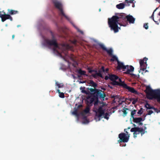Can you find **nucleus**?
Segmentation results:
<instances>
[{
  "label": "nucleus",
  "instance_id": "1",
  "mask_svg": "<svg viewBox=\"0 0 160 160\" xmlns=\"http://www.w3.org/2000/svg\"><path fill=\"white\" fill-rule=\"evenodd\" d=\"M85 87L80 88L82 93L88 95L85 99L87 104L89 106L93 102H94L93 111L95 112V119L96 121H99L100 120V106L98 105V103L100 102L98 100V97H100V90L88 88L85 90Z\"/></svg>",
  "mask_w": 160,
  "mask_h": 160
},
{
  "label": "nucleus",
  "instance_id": "2",
  "mask_svg": "<svg viewBox=\"0 0 160 160\" xmlns=\"http://www.w3.org/2000/svg\"><path fill=\"white\" fill-rule=\"evenodd\" d=\"M126 16L123 14H122L118 16H114L111 18L108 19V23L109 26L111 28V29L113 30L114 32L116 33L118 31L120 28L118 27V25L119 24L120 25H122L120 24L122 19H124ZM127 20L130 23H134L135 19L132 16L128 15L126 16ZM124 26H126V25H122Z\"/></svg>",
  "mask_w": 160,
  "mask_h": 160
},
{
  "label": "nucleus",
  "instance_id": "3",
  "mask_svg": "<svg viewBox=\"0 0 160 160\" xmlns=\"http://www.w3.org/2000/svg\"><path fill=\"white\" fill-rule=\"evenodd\" d=\"M108 78L112 81V83L113 85L119 84L132 93H135L137 92L134 88L128 86L123 82L122 81L120 78H119L118 77L115 75H108V76H105V79L107 80Z\"/></svg>",
  "mask_w": 160,
  "mask_h": 160
},
{
  "label": "nucleus",
  "instance_id": "4",
  "mask_svg": "<svg viewBox=\"0 0 160 160\" xmlns=\"http://www.w3.org/2000/svg\"><path fill=\"white\" fill-rule=\"evenodd\" d=\"M145 92L148 98L149 99L155 98L160 101V90H153L150 87L147 86Z\"/></svg>",
  "mask_w": 160,
  "mask_h": 160
},
{
  "label": "nucleus",
  "instance_id": "5",
  "mask_svg": "<svg viewBox=\"0 0 160 160\" xmlns=\"http://www.w3.org/2000/svg\"><path fill=\"white\" fill-rule=\"evenodd\" d=\"M8 13L6 14L4 11H0V17L1 18L2 21L4 22L7 19H9L10 21L12 20V18L10 15L15 14L18 13V11L16 10H13L10 9L8 10Z\"/></svg>",
  "mask_w": 160,
  "mask_h": 160
},
{
  "label": "nucleus",
  "instance_id": "6",
  "mask_svg": "<svg viewBox=\"0 0 160 160\" xmlns=\"http://www.w3.org/2000/svg\"><path fill=\"white\" fill-rule=\"evenodd\" d=\"M54 7L59 11V14L60 16L64 17L67 19L69 20V18L66 16L63 10V5L62 3L58 0H52Z\"/></svg>",
  "mask_w": 160,
  "mask_h": 160
},
{
  "label": "nucleus",
  "instance_id": "7",
  "mask_svg": "<svg viewBox=\"0 0 160 160\" xmlns=\"http://www.w3.org/2000/svg\"><path fill=\"white\" fill-rule=\"evenodd\" d=\"M108 107L105 103H101V119L104 118L108 120L109 117L108 112Z\"/></svg>",
  "mask_w": 160,
  "mask_h": 160
},
{
  "label": "nucleus",
  "instance_id": "8",
  "mask_svg": "<svg viewBox=\"0 0 160 160\" xmlns=\"http://www.w3.org/2000/svg\"><path fill=\"white\" fill-rule=\"evenodd\" d=\"M44 44L46 46H54V48L53 49L54 51L56 50V48H58L59 47L57 40L54 38L52 40L45 39L44 40Z\"/></svg>",
  "mask_w": 160,
  "mask_h": 160
},
{
  "label": "nucleus",
  "instance_id": "9",
  "mask_svg": "<svg viewBox=\"0 0 160 160\" xmlns=\"http://www.w3.org/2000/svg\"><path fill=\"white\" fill-rule=\"evenodd\" d=\"M147 60L148 58H144L143 59H140L139 60V62L140 68V69L139 71V73L141 72V71H144L146 69L147 66Z\"/></svg>",
  "mask_w": 160,
  "mask_h": 160
},
{
  "label": "nucleus",
  "instance_id": "10",
  "mask_svg": "<svg viewBox=\"0 0 160 160\" xmlns=\"http://www.w3.org/2000/svg\"><path fill=\"white\" fill-rule=\"evenodd\" d=\"M101 48H102L104 50L106 51L108 53L112 56V58L111 59V61H117V62L118 61V58L116 56L112 55V50L111 49H107L104 45L102 44H101Z\"/></svg>",
  "mask_w": 160,
  "mask_h": 160
},
{
  "label": "nucleus",
  "instance_id": "11",
  "mask_svg": "<svg viewBox=\"0 0 160 160\" xmlns=\"http://www.w3.org/2000/svg\"><path fill=\"white\" fill-rule=\"evenodd\" d=\"M119 138H120V142H127L128 141L129 138V135L124 133H120L119 135Z\"/></svg>",
  "mask_w": 160,
  "mask_h": 160
},
{
  "label": "nucleus",
  "instance_id": "12",
  "mask_svg": "<svg viewBox=\"0 0 160 160\" xmlns=\"http://www.w3.org/2000/svg\"><path fill=\"white\" fill-rule=\"evenodd\" d=\"M134 68L132 66L127 65L124 67V71H126L125 73L129 74L133 77L135 75L132 73V72L134 71Z\"/></svg>",
  "mask_w": 160,
  "mask_h": 160
},
{
  "label": "nucleus",
  "instance_id": "13",
  "mask_svg": "<svg viewBox=\"0 0 160 160\" xmlns=\"http://www.w3.org/2000/svg\"><path fill=\"white\" fill-rule=\"evenodd\" d=\"M145 107L147 109H151V110H149L148 111V115H151L154 112H156L158 113L157 110L153 108V107L151 106L150 105H149L148 103H147L145 105Z\"/></svg>",
  "mask_w": 160,
  "mask_h": 160
},
{
  "label": "nucleus",
  "instance_id": "14",
  "mask_svg": "<svg viewBox=\"0 0 160 160\" xmlns=\"http://www.w3.org/2000/svg\"><path fill=\"white\" fill-rule=\"evenodd\" d=\"M76 72L81 75H85L86 76H88L86 74V72L85 71L82 70L80 68L79 69H77L76 70Z\"/></svg>",
  "mask_w": 160,
  "mask_h": 160
},
{
  "label": "nucleus",
  "instance_id": "15",
  "mask_svg": "<svg viewBox=\"0 0 160 160\" xmlns=\"http://www.w3.org/2000/svg\"><path fill=\"white\" fill-rule=\"evenodd\" d=\"M108 70V68H106L105 70H104V67H102L101 68V78H103L104 77L102 76V74L103 73H104L105 75L106 74Z\"/></svg>",
  "mask_w": 160,
  "mask_h": 160
},
{
  "label": "nucleus",
  "instance_id": "16",
  "mask_svg": "<svg viewBox=\"0 0 160 160\" xmlns=\"http://www.w3.org/2000/svg\"><path fill=\"white\" fill-rule=\"evenodd\" d=\"M64 46L66 50H65V55L67 56L68 55V52L67 50L69 49H71L72 48V47L70 46L68 44H64L63 45Z\"/></svg>",
  "mask_w": 160,
  "mask_h": 160
},
{
  "label": "nucleus",
  "instance_id": "17",
  "mask_svg": "<svg viewBox=\"0 0 160 160\" xmlns=\"http://www.w3.org/2000/svg\"><path fill=\"white\" fill-rule=\"evenodd\" d=\"M142 129L140 128H132L130 131L131 132H141Z\"/></svg>",
  "mask_w": 160,
  "mask_h": 160
},
{
  "label": "nucleus",
  "instance_id": "18",
  "mask_svg": "<svg viewBox=\"0 0 160 160\" xmlns=\"http://www.w3.org/2000/svg\"><path fill=\"white\" fill-rule=\"evenodd\" d=\"M101 100H104L107 99L108 98L106 94H105L103 91L101 90Z\"/></svg>",
  "mask_w": 160,
  "mask_h": 160
},
{
  "label": "nucleus",
  "instance_id": "19",
  "mask_svg": "<svg viewBox=\"0 0 160 160\" xmlns=\"http://www.w3.org/2000/svg\"><path fill=\"white\" fill-rule=\"evenodd\" d=\"M118 66H117V69H124V67L126 66L124 65L123 63L120 62L119 61H118Z\"/></svg>",
  "mask_w": 160,
  "mask_h": 160
},
{
  "label": "nucleus",
  "instance_id": "20",
  "mask_svg": "<svg viewBox=\"0 0 160 160\" xmlns=\"http://www.w3.org/2000/svg\"><path fill=\"white\" fill-rule=\"evenodd\" d=\"M144 119L141 118H133V121L134 122L139 123L142 121H143Z\"/></svg>",
  "mask_w": 160,
  "mask_h": 160
},
{
  "label": "nucleus",
  "instance_id": "21",
  "mask_svg": "<svg viewBox=\"0 0 160 160\" xmlns=\"http://www.w3.org/2000/svg\"><path fill=\"white\" fill-rule=\"evenodd\" d=\"M90 86L93 87L94 88V89H96L97 87V84L92 80H90L89 82Z\"/></svg>",
  "mask_w": 160,
  "mask_h": 160
},
{
  "label": "nucleus",
  "instance_id": "22",
  "mask_svg": "<svg viewBox=\"0 0 160 160\" xmlns=\"http://www.w3.org/2000/svg\"><path fill=\"white\" fill-rule=\"evenodd\" d=\"M116 8L118 9H122L125 7V4L122 3H120L116 5Z\"/></svg>",
  "mask_w": 160,
  "mask_h": 160
},
{
  "label": "nucleus",
  "instance_id": "23",
  "mask_svg": "<svg viewBox=\"0 0 160 160\" xmlns=\"http://www.w3.org/2000/svg\"><path fill=\"white\" fill-rule=\"evenodd\" d=\"M92 76L95 78H96L97 77H100V70H98V73H97L96 72L95 74H92Z\"/></svg>",
  "mask_w": 160,
  "mask_h": 160
},
{
  "label": "nucleus",
  "instance_id": "24",
  "mask_svg": "<svg viewBox=\"0 0 160 160\" xmlns=\"http://www.w3.org/2000/svg\"><path fill=\"white\" fill-rule=\"evenodd\" d=\"M90 110L89 107H88L83 110V112L86 113H87L89 112Z\"/></svg>",
  "mask_w": 160,
  "mask_h": 160
},
{
  "label": "nucleus",
  "instance_id": "25",
  "mask_svg": "<svg viewBox=\"0 0 160 160\" xmlns=\"http://www.w3.org/2000/svg\"><path fill=\"white\" fill-rule=\"evenodd\" d=\"M114 102H116L117 101H118V102L119 101L120 98H119L118 97L116 96L114 97Z\"/></svg>",
  "mask_w": 160,
  "mask_h": 160
},
{
  "label": "nucleus",
  "instance_id": "26",
  "mask_svg": "<svg viewBox=\"0 0 160 160\" xmlns=\"http://www.w3.org/2000/svg\"><path fill=\"white\" fill-rule=\"evenodd\" d=\"M56 84L58 86V88H59L62 87L63 86V85L62 84V83L59 84V83H58L57 82H56Z\"/></svg>",
  "mask_w": 160,
  "mask_h": 160
},
{
  "label": "nucleus",
  "instance_id": "27",
  "mask_svg": "<svg viewBox=\"0 0 160 160\" xmlns=\"http://www.w3.org/2000/svg\"><path fill=\"white\" fill-rule=\"evenodd\" d=\"M78 65V63L76 61H74L72 63V66L74 67H77Z\"/></svg>",
  "mask_w": 160,
  "mask_h": 160
},
{
  "label": "nucleus",
  "instance_id": "28",
  "mask_svg": "<svg viewBox=\"0 0 160 160\" xmlns=\"http://www.w3.org/2000/svg\"><path fill=\"white\" fill-rule=\"evenodd\" d=\"M59 96L61 98H64L65 97L64 93L63 92H61L59 94Z\"/></svg>",
  "mask_w": 160,
  "mask_h": 160
},
{
  "label": "nucleus",
  "instance_id": "29",
  "mask_svg": "<svg viewBox=\"0 0 160 160\" xmlns=\"http://www.w3.org/2000/svg\"><path fill=\"white\" fill-rule=\"evenodd\" d=\"M72 114L76 115H78V110L77 109H75L72 112Z\"/></svg>",
  "mask_w": 160,
  "mask_h": 160
},
{
  "label": "nucleus",
  "instance_id": "30",
  "mask_svg": "<svg viewBox=\"0 0 160 160\" xmlns=\"http://www.w3.org/2000/svg\"><path fill=\"white\" fill-rule=\"evenodd\" d=\"M143 112V109L142 108H141L138 111V114H141Z\"/></svg>",
  "mask_w": 160,
  "mask_h": 160
},
{
  "label": "nucleus",
  "instance_id": "31",
  "mask_svg": "<svg viewBox=\"0 0 160 160\" xmlns=\"http://www.w3.org/2000/svg\"><path fill=\"white\" fill-rule=\"evenodd\" d=\"M88 70L89 73H92L94 71V70H91V69L90 68H88Z\"/></svg>",
  "mask_w": 160,
  "mask_h": 160
},
{
  "label": "nucleus",
  "instance_id": "32",
  "mask_svg": "<svg viewBox=\"0 0 160 160\" xmlns=\"http://www.w3.org/2000/svg\"><path fill=\"white\" fill-rule=\"evenodd\" d=\"M143 26L146 29L148 28V26L147 23L144 24Z\"/></svg>",
  "mask_w": 160,
  "mask_h": 160
},
{
  "label": "nucleus",
  "instance_id": "33",
  "mask_svg": "<svg viewBox=\"0 0 160 160\" xmlns=\"http://www.w3.org/2000/svg\"><path fill=\"white\" fill-rule=\"evenodd\" d=\"M136 113V111H132L131 112V115L132 116V117H133V116Z\"/></svg>",
  "mask_w": 160,
  "mask_h": 160
},
{
  "label": "nucleus",
  "instance_id": "34",
  "mask_svg": "<svg viewBox=\"0 0 160 160\" xmlns=\"http://www.w3.org/2000/svg\"><path fill=\"white\" fill-rule=\"evenodd\" d=\"M156 9L154 11V12H153V14H152V16L151 17H150V18H152V19L153 20V21H154V22H156V21H154V18H153V14H154V12L156 11Z\"/></svg>",
  "mask_w": 160,
  "mask_h": 160
},
{
  "label": "nucleus",
  "instance_id": "35",
  "mask_svg": "<svg viewBox=\"0 0 160 160\" xmlns=\"http://www.w3.org/2000/svg\"><path fill=\"white\" fill-rule=\"evenodd\" d=\"M133 0H126V1L127 2L132 3L133 1Z\"/></svg>",
  "mask_w": 160,
  "mask_h": 160
},
{
  "label": "nucleus",
  "instance_id": "36",
  "mask_svg": "<svg viewBox=\"0 0 160 160\" xmlns=\"http://www.w3.org/2000/svg\"><path fill=\"white\" fill-rule=\"evenodd\" d=\"M89 122V121H88V120H87V119H85L84 122H83V123H88V122Z\"/></svg>",
  "mask_w": 160,
  "mask_h": 160
},
{
  "label": "nucleus",
  "instance_id": "37",
  "mask_svg": "<svg viewBox=\"0 0 160 160\" xmlns=\"http://www.w3.org/2000/svg\"><path fill=\"white\" fill-rule=\"evenodd\" d=\"M139 132H134V133H133V135H134V138H136L137 136H136V135L137 134H138L139 133Z\"/></svg>",
  "mask_w": 160,
  "mask_h": 160
},
{
  "label": "nucleus",
  "instance_id": "38",
  "mask_svg": "<svg viewBox=\"0 0 160 160\" xmlns=\"http://www.w3.org/2000/svg\"><path fill=\"white\" fill-rule=\"evenodd\" d=\"M77 42V41L76 40H74L72 41V42L75 45L76 44Z\"/></svg>",
  "mask_w": 160,
  "mask_h": 160
},
{
  "label": "nucleus",
  "instance_id": "39",
  "mask_svg": "<svg viewBox=\"0 0 160 160\" xmlns=\"http://www.w3.org/2000/svg\"><path fill=\"white\" fill-rule=\"evenodd\" d=\"M136 100H133L132 101V103L133 104H135L136 102Z\"/></svg>",
  "mask_w": 160,
  "mask_h": 160
},
{
  "label": "nucleus",
  "instance_id": "40",
  "mask_svg": "<svg viewBox=\"0 0 160 160\" xmlns=\"http://www.w3.org/2000/svg\"><path fill=\"white\" fill-rule=\"evenodd\" d=\"M82 107V105H78V108H80L81 107Z\"/></svg>",
  "mask_w": 160,
  "mask_h": 160
},
{
  "label": "nucleus",
  "instance_id": "41",
  "mask_svg": "<svg viewBox=\"0 0 160 160\" xmlns=\"http://www.w3.org/2000/svg\"><path fill=\"white\" fill-rule=\"evenodd\" d=\"M57 92H58V93L59 94L61 92H60V90L59 89L57 90Z\"/></svg>",
  "mask_w": 160,
  "mask_h": 160
},
{
  "label": "nucleus",
  "instance_id": "42",
  "mask_svg": "<svg viewBox=\"0 0 160 160\" xmlns=\"http://www.w3.org/2000/svg\"><path fill=\"white\" fill-rule=\"evenodd\" d=\"M85 81H83V82H82V81H80L79 82V83H85Z\"/></svg>",
  "mask_w": 160,
  "mask_h": 160
},
{
  "label": "nucleus",
  "instance_id": "43",
  "mask_svg": "<svg viewBox=\"0 0 160 160\" xmlns=\"http://www.w3.org/2000/svg\"><path fill=\"white\" fill-rule=\"evenodd\" d=\"M15 36L14 35H13L12 36V39H13L14 38Z\"/></svg>",
  "mask_w": 160,
  "mask_h": 160
},
{
  "label": "nucleus",
  "instance_id": "44",
  "mask_svg": "<svg viewBox=\"0 0 160 160\" xmlns=\"http://www.w3.org/2000/svg\"><path fill=\"white\" fill-rule=\"evenodd\" d=\"M101 89L102 90H105V89L104 88H102Z\"/></svg>",
  "mask_w": 160,
  "mask_h": 160
},
{
  "label": "nucleus",
  "instance_id": "45",
  "mask_svg": "<svg viewBox=\"0 0 160 160\" xmlns=\"http://www.w3.org/2000/svg\"><path fill=\"white\" fill-rule=\"evenodd\" d=\"M124 101V99H123L122 100V102H123Z\"/></svg>",
  "mask_w": 160,
  "mask_h": 160
},
{
  "label": "nucleus",
  "instance_id": "46",
  "mask_svg": "<svg viewBox=\"0 0 160 160\" xmlns=\"http://www.w3.org/2000/svg\"><path fill=\"white\" fill-rule=\"evenodd\" d=\"M148 71L147 70H146L145 71V72H148Z\"/></svg>",
  "mask_w": 160,
  "mask_h": 160
},
{
  "label": "nucleus",
  "instance_id": "47",
  "mask_svg": "<svg viewBox=\"0 0 160 160\" xmlns=\"http://www.w3.org/2000/svg\"><path fill=\"white\" fill-rule=\"evenodd\" d=\"M129 100L130 101H132V99H130Z\"/></svg>",
  "mask_w": 160,
  "mask_h": 160
},
{
  "label": "nucleus",
  "instance_id": "48",
  "mask_svg": "<svg viewBox=\"0 0 160 160\" xmlns=\"http://www.w3.org/2000/svg\"><path fill=\"white\" fill-rule=\"evenodd\" d=\"M142 74H144V72H142Z\"/></svg>",
  "mask_w": 160,
  "mask_h": 160
},
{
  "label": "nucleus",
  "instance_id": "49",
  "mask_svg": "<svg viewBox=\"0 0 160 160\" xmlns=\"http://www.w3.org/2000/svg\"><path fill=\"white\" fill-rule=\"evenodd\" d=\"M98 45L100 46V44H98Z\"/></svg>",
  "mask_w": 160,
  "mask_h": 160
},
{
  "label": "nucleus",
  "instance_id": "50",
  "mask_svg": "<svg viewBox=\"0 0 160 160\" xmlns=\"http://www.w3.org/2000/svg\"><path fill=\"white\" fill-rule=\"evenodd\" d=\"M99 11H100V8L99 9Z\"/></svg>",
  "mask_w": 160,
  "mask_h": 160
},
{
  "label": "nucleus",
  "instance_id": "51",
  "mask_svg": "<svg viewBox=\"0 0 160 160\" xmlns=\"http://www.w3.org/2000/svg\"><path fill=\"white\" fill-rule=\"evenodd\" d=\"M80 77V76H78V77Z\"/></svg>",
  "mask_w": 160,
  "mask_h": 160
}]
</instances>
